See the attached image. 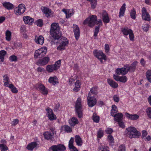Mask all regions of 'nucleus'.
<instances>
[{
  "label": "nucleus",
  "instance_id": "1",
  "mask_svg": "<svg viewBox=\"0 0 151 151\" xmlns=\"http://www.w3.org/2000/svg\"><path fill=\"white\" fill-rule=\"evenodd\" d=\"M50 33L52 37L55 39L59 40L61 38L62 33L60 29L58 24L57 23H53L51 26Z\"/></svg>",
  "mask_w": 151,
  "mask_h": 151
},
{
  "label": "nucleus",
  "instance_id": "2",
  "mask_svg": "<svg viewBox=\"0 0 151 151\" xmlns=\"http://www.w3.org/2000/svg\"><path fill=\"white\" fill-rule=\"evenodd\" d=\"M124 133L126 136L130 139L138 138L141 135V133L135 128L132 127H129L126 128Z\"/></svg>",
  "mask_w": 151,
  "mask_h": 151
},
{
  "label": "nucleus",
  "instance_id": "3",
  "mask_svg": "<svg viewBox=\"0 0 151 151\" xmlns=\"http://www.w3.org/2000/svg\"><path fill=\"white\" fill-rule=\"evenodd\" d=\"M81 101L80 98H78L76 103L75 109L76 114L79 118H81L83 116V111L81 105Z\"/></svg>",
  "mask_w": 151,
  "mask_h": 151
},
{
  "label": "nucleus",
  "instance_id": "4",
  "mask_svg": "<svg viewBox=\"0 0 151 151\" xmlns=\"http://www.w3.org/2000/svg\"><path fill=\"white\" fill-rule=\"evenodd\" d=\"M47 51V48L46 47H41L35 51L34 57L35 59L42 58L46 54Z\"/></svg>",
  "mask_w": 151,
  "mask_h": 151
},
{
  "label": "nucleus",
  "instance_id": "5",
  "mask_svg": "<svg viewBox=\"0 0 151 151\" xmlns=\"http://www.w3.org/2000/svg\"><path fill=\"white\" fill-rule=\"evenodd\" d=\"M97 19V16L96 15H93L90 18L88 17L85 19L83 22V24H88L89 27H92L95 24Z\"/></svg>",
  "mask_w": 151,
  "mask_h": 151
},
{
  "label": "nucleus",
  "instance_id": "6",
  "mask_svg": "<svg viewBox=\"0 0 151 151\" xmlns=\"http://www.w3.org/2000/svg\"><path fill=\"white\" fill-rule=\"evenodd\" d=\"M61 38L59 39H55L57 41L56 42H58L60 44V45L57 47V49L59 50H62L64 49V47L67 45L68 44V41L67 39L65 37L60 36Z\"/></svg>",
  "mask_w": 151,
  "mask_h": 151
},
{
  "label": "nucleus",
  "instance_id": "7",
  "mask_svg": "<svg viewBox=\"0 0 151 151\" xmlns=\"http://www.w3.org/2000/svg\"><path fill=\"white\" fill-rule=\"evenodd\" d=\"M93 53L94 56L99 60L101 63H103V59L106 60V55L101 51H98L96 50L94 51Z\"/></svg>",
  "mask_w": 151,
  "mask_h": 151
},
{
  "label": "nucleus",
  "instance_id": "8",
  "mask_svg": "<svg viewBox=\"0 0 151 151\" xmlns=\"http://www.w3.org/2000/svg\"><path fill=\"white\" fill-rule=\"evenodd\" d=\"M66 148L64 145L61 144L57 145H53L49 149V151H65Z\"/></svg>",
  "mask_w": 151,
  "mask_h": 151
},
{
  "label": "nucleus",
  "instance_id": "9",
  "mask_svg": "<svg viewBox=\"0 0 151 151\" xmlns=\"http://www.w3.org/2000/svg\"><path fill=\"white\" fill-rule=\"evenodd\" d=\"M88 101V106L90 107H92L96 103L97 100L94 96H91L89 92L88 94V96L87 98Z\"/></svg>",
  "mask_w": 151,
  "mask_h": 151
},
{
  "label": "nucleus",
  "instance_id": "10",
  "mask_svg": "<svg viewBox=\"0 0 151 151\" xmlns=\"http://www.w3.org/2000/svg\"><path fill=\"white\" fill-rule=\"evenodd\" d=\"M50 60V58L48 56L39 59L37 62L36 64L39 66H43L47 64Z\"/></svg>",
  "mask_w": 151,
  "mask_h": 151
},
{
  "label": "nucleus",
  "instance_id": "11",
  "mask_svg": "<svg viewBox=\"0 0 151 151\" xmlns=\"http://www.w3.org/2000/svg\"><path fill=\"white\" fill-rule=\"evenodd\" d=\"M26 9L25 5L23 4H20L18 7L15 9V14L17 15H20L24 13Z\"/></svg>",
  "mask_w": 151,
  "mask_h": 151
},
{
  "label": "nucleus",
  "instance_id": "12",
  "mask_svg": "<svg viewBox=\"0 0 151 151\" xmlns=\"http://www.w3.org/2000/svg\"><path fill=\"white\" fill-rule=\"evenodd\" d=\"M142 19L146 21H150V18L149 14L147 12L146 9L143 7L142 10Z\"/></svg>",
  "mask_w": 151,
  "mask_h": 151
},
{
  "label": "nucleus",
  "instance_id": "13",
  "mask_svg": "<svg viewBox=\"0 0 151 151\" xmlns=\"http://www.w3.org/2000/svg\"><path fill=\"white\" fill-rule=\"evenodd\" d=\"M137 62L136 61L133 62L131 65L128 67L127 71L123 70L124 73L127 74L129 71L130 72H134L136 69V66L137 65Z\"/></svg>",
  "mask_w": 151,
  "mask_h": 151
},
{
  "label": "nucleus",
  "instance_id": "14",
  "mask_svg": "<svg viewBox=\"0 0 151 151\" xmlns=\"http://www.w3.org/2000/svg\"><path fill=\"white\" fill-rule=\"evenodd\" d=\"M73 28L75 38L76 40H78L80 35V30L79 27L77 25L74 24Z\"/></svg>",
  "mask_w": 151,
  "mask_h": 151
},
{
  "label": "nucleus",
  "instance_id": "15",
  "mask_svg": "<svg viewBox=\"0 0 151 151\" xmlns=\"http://www.w3.org/2000/svg\"><path fill=\"white\" fill-rule=\"evenodd\" d=\"M37 89L44 95H47L48 93L47 89L42 84L39 83L38 85Z\"/></svg>",
  "mask_w": 151,
  "mask_h": 151
},
{
  "label": "nucleus",
  "instance_id": "16",
  "mask_svg": "<svg viewBox=\"0 0 151 151\" xmlns=\"http://www.w3.org/2000/svg\"><path fill=\"white\" fill-rule=\"evenodd\" d=\"M129 65L128 64H126L124 66V68H118L116 70V73L118 75H120L121 74L124 75L126 74L124 73V72H123V70H124L125 71H127V69H126V68H128V67L129 66Z\"/></svg>",
  "mask_w": 151,
  "mask_h": 151
},
{
  "label": "nucleus",
  "instance_id": "17",
  "mask_svg": "<svg viewBox=\"0 0 151 151\" xmlns=\"http://www.w3.org/2000/svg\"><path fill=\"white\" fill-rule=\"evenodd\" d=\"M125 115L128 119L133 121L136 120L139 118V116L137 114H132L126 112Z\"/></svg>",
  "mask_w": 151,
  "mask_h": 151
},
{
  "label": "nucleus",
  "instance_id": "18",
  "mask_svg": "<svg viewBox=\"0 0 151 151\" xmlns=\"http://www.w3.org/2000/svg\"><path fill=\"white\" fill-rule=\"evenodd\" d=\"M102 20L105 23H107L109 22V19L107 12L104 10L102 14Z\"/></svg>",
  "mask_w": 151,
  "mask_h": 151
},
{
  "label": "nucleus",
  "instance_id": "19",
  "mask_svg": "<svg viewBox=\"0 0 151 151\" xmlns=\"http://www.w3.org/2000/svg\"><path fill=\"white\" fill-rule=\"evenodd\" d=\"M23 20L25 24L32 25L34 22L33 19L31 18L29 16H24L23 17Z\"/></svg>",
  "mask_w": 151,
  "mask_h": 151
},
{
  "label": "nucleus",
  "instance_id": "20",
  "mask_svg": "<svg viewBox=\"0 0 151 151\" xmlns=\"http://www.w3.org/2000/svg\"><path fill=\"white\" fill-rule=\"evenodd\" d=\"M48 82L54 85L59 83L58 78L55 76L50 77L48 79Z\"/></svg>",
  "mask_w": 151,
  "mask_h": 151
},
{
  "label": "nucleus",
  "instance_id": "21",
  "mask_svg": "<svg viewBox=\"0 0 151 151\" xmlns=\"http://www.w3.org/2000/svg\"><path fill=\"white\" fill-rule=\"evenodd\" d=\"M35 40V42L37 44L42 45L44 42V38L42 36H40L39 37L36 36Z\"/></svg>",
  "mask_w": 151,
  "mask_h": 151
},
{
  "label": "nucleus",
  "instance_id": "22",
  "mask_svg": "<svg viewBox=\"0 0 151 151\" xmlns=\"http://www.w3.org/2000/svg\"><path fill=\"white\" fill-rule=\"evenodd\" d=\"M114 117V120L115 121L118 122H120L122 121L123 117V115L121 113H119L116 114H115Z\"/></svg>",
  "mask_w": 151,
  "mask_h": 151
},
{
  "label": "nucleus",
  "instance_id": "23",
  "mask_svg": "<svg viewBox=\"0 0 151 151\" xmlns=\"http://www.w3.org/2000/svg\"><path fill=\"white\" fill-rule=\"evenodd\" d=\"M3 5L5 8L8 10L12 9L14 8V6L9 2H5L3 3Z\"/></svg>",
  "mask_w": 151,
  "mask_h": 151
},
{
  "label": "nucleus",
  "instance_id": "24",
  "mask_svg": "<svg viewBox=\"0 0 151 151\" xmlns=\"http://www.w3.org/2000/svg\"><path fill=\"white\" fill-rule=\"evenodd\" d=\"M107 81L109 84L112 87L115 88L118 87V84L113 80L110 79H108Z\"/></svg>",
  "mask_w": 151,
  "mask_h": 151
},
{
  "label": "nucleus",
  "instance_id": "25",
  "mask_svg": "<svg viewBox=\"0 0 151 151\" xmlns=\"http://www.w3.org/2000/svg\"><path fill=\"white\" fill-rule=\"evenodd\" d=\"M54 133L53 132H47L43 134L45 139L47 140L52 139Z\"/></svg>",
  "mask_w": 151,
  "mask_h": 151
},
{
  "label": "nucleus",
  "instance_id": "26",
  "mask_svg": "<svg viewBox=\"0 0 151 151\" xmlns=\"http://www.w3.org/2000/svg\"><path fill=\"white\" fill-rule=\"evenodd\" d=\"M75 142L77 145L78 146H81L83 143V141L82 139L78 135H76L75 137Z\"/></svg>",
  "mask_w": 151,
  "mask_h": 151
},
{
  "label": "nucleus",
  "instance_id": "27",
  "mask_svg": "<svg viewBox=\"0 0 151 151\" xmlns=\"http://www.w3.org/2000/svg\"><path fill=\"white\" fill-rule=\"evenodd\" d=\"M55 66V65L53 64L51 65H48L47 66L46 69L47 71L49 73L52 72L54 70H57Z\"/></svg>",
  "mask_w": 151,
  "mask_h": 151
},
{
  "label": "nucleus",
  "instance_id": "28",
  "mask_svg": "<svg viewBox=\"0 0 151 151\" xmlns=\"http://www.w3.org/2000/svg\"><path fill=\"white\" fill-rule=\"evenodd\" d=\"M37 145L36 142H33L28 144L27 145L26 148L28 150L32 151L33 150L35 147H36Z\"/></svg>",
  "mask_w": 151,
  "mask_h": 151
},
{
  "label": "nucleus",
  "instance_id": "29",
  "mask_svg": "<svg viewBox=\"0 0 151 151\" xmlns=\"http://www.w3.org/2000/svg\"><path fill=\"white\" fill-rule=\"evenodd\" d=\"M126 4H124L121 7L119 12V17L121 18L122 17H123L124 15L126 9Z\"/></svg>",
  "mask_w": 151,
  "mask_h": 151
},
{
  "label": "nucleus",
  "instance_id": "30",
  "mask_svg": "<svg viewBox=\"0 0 151 151\" xmlns=\"http://www.w3.org/2000/svg\"><path fill=\"white\" fill-rule=\"evenodd\" d=\"M77 119L75 117H72L69 120V123L71 126H74L78 123Z\"/></svg>",
  "mask_w": 151,
  "mask_h": 151
},
{
  "label": "nucleus",
  "instance_id": "31",
  "mask_svg": "<svg viewBox=\"0 0 151 151\" xmlns=\"http://www.w3.org/2000/svg\"><path fill=\"white\" fill-rule=\"evenodd\" d=\"M43 13L46 15V16L48 17L50 15V14L51 12V10H50L49 9L46 7H44L42 10Z\"/></svg>",
  "mask_w": 151,
  "mask_h": 151
},
{
  "label": "nucleus",
  "instance_id": "32",
  "mask_svg": "<svg viewBox=\"0 0 151 151\" xmlns=\"http://www.w3.org/2000/svg\"><path fill=\"white\" fill-rule=\"evenodd\" d=\"M63 12H64L65 14L66 15V17L67 18H69L70 16H71L74 13V12L73 11H72L73 13H69V11L68 10H66L65 9H63L62 10Z\"/></svg>",
  "mask_w": 151,
  "mask_h": 151
},
{
  "label": "nucleus",
  "instance_id": "33",
  "mask_svg": "<svg viewBox=\"0 0 151 151\" xmlns=\"http://www.w3.org/2000/svg\"><path fill=\"white\" fill-rule=\"evenodd\" d=\"M117 112V109L116 106L115 105H113L112 106V109L111 110V115L114 116L115 115V113Z\"/></svg>",
  "mask_w": 151,
  "mask_h": 151
},
{
  "label": "nucleus",
  "instance_id": "34",
  "mask_svg": "<svg viewBox=\"0 0 151 151\" xmlns=\"http://www.w3.org/2000/svg\"><path fill=\"white\" fill-rule=\"evenodd\" d=\"M6 52L4 50H2L0 51V59L1 61L2 62L4 61V57L6 54Z\"/></svg>",
  "mask_w": 151,
  "mask_h": 151
},
{
  "label": "nucleus",
  "instance_id": "35",
  "mask_svg": "<svg viewBox=\"0 0 151 151\" xmlns=\"http://www.w3.org/2000/svg\"><path fill=\"white\" fill-rule=\"evenodd\" d=\"M92 119L94 122L98 123L99 122V117L95 113H93L92 116Z\"/></svg>",
  "mask_w": 151,
  "mask_h": 151
},
{
  "label": "nucleus",
  "instance_id": "36",
  "mask_svg": "<svg viewBox=\"0 0 151 151\" xmlns=\"http://www.w3.org/2000/svg\"><path fill=\"white\" fill-rule=\"evenodd\" d=\"M146 78L149 82L151 83V70H148L146 73Z\"/></svg>",
  "mask_w": 151,
  "mask_h": 151
},
{
  "label": "nucleus",
  "instance_id": "37",
  "mask_svg": "<svg viewBox=\"0 0 151 151\" xmlns=\"http://www.w3.org/2000/svg\"><path fill=\"white\" fill-rule=\"evenodd\" d=\"M98 87L97 86L93 87L91 88L90 91L91 93L93 94L97 95L98 93L97 91Z\"/></svg>",
  "mask_w": 151,
  "mask_h": 151
},
{
  "label": "nucleus",
  "instance_id": "38",
  "mask_svg": "<svg viewBox=\"0 0 151 151\" xmlns=\"http://www.w3.org/2000/svg\"><path fill=\"white\" fill-rule=\"evenodd\" d=\"M108 139L110 145L113 146L114 144V139L112 136L111 135H109L108 137Z\"/></svg>",
  "mask_w": 151,
  "mask_h": 151
},
{
  "label": "nucleus",
  "instance_id": "39",
  "mask_svg": "<svg viewBox=\"0 0 151 151\" xmlns=\"http://www.w3.org/2000/svg\"><path fill=\"white\" fill-rule=\"evenodd\" d=\"M87 1H90L91 4L92 8L94 9L95 8L97 5V0H86Z\"/></svg>",
  "mask_w": 151,
  "mask_h": 151
},
{
  "label": "nucleus",
  "instance_id": "40",
  "mask_svg": "<svg viewBox=\"0 0 151 151\" xmlns=\"http://www.w3.org/2000/svg\"><path fill=\"white\" fill-rule=\"evenodd\" d=\"M11 32L9 30H7L6 32V39L8 41H10L11 40Z\"/></svg>",
  "mask_w": 151,
  "mask_h": 151
},
{
  "label": "nucleus",
  "instance_id": "41",
  "mask_svg": "<svg viewBox=\"0 0 151 151\" xmlns=\"http://www.w3.org/2000/svg\"><path fill=\"white\" fill-rule=\"evenodd\" d=\"M9 87L11 89V91L13 93H16L18 92V90L16 87L12 84H10L9 86Z\"/></svg>",
  "mask_w": 151,
  "mask_h": 151
},
{
  "label": "nucleus",
  "instance_id": "42",
  "mask_svg": "<svg viewBox=\"0 0 151 151\" xmlns=\"http://www.w3.org/2000/svg\"><path fill=\"white\" fill-rule=\"evenodd\" d=\"M131 30L130 29H127L125 28H122V32H123L124 35H129L130 31V30Z\"/></svg>",
  "mask_w": 151,
  "mask_h": 151
},
{
  "label": "nucleus",
  "instance_id": "43",
  "mask_svg": "<svg viewBox=\"0 0 151 151\" xmlns=\"http://www.w3.org/2000/svg\"><path fill=\"white\" fill-rule=\"evenodd\" d=\"M136 14L135 10L134 8H133L131 10L130 12V15L131 18L134 19H136Z\"/></svg>",
  "mask_w": 151,
  "mask_h": 151
},
{
  "label": "nucleus",
  "instance_id": "44",
  "mask_svg": "<svg viewBox=\"0 0 151 151\" xmlns=\"http://www.w3.org/2000/svg\"><path fill=\"white\" fill-rule=\"evenodd\" d=\"M35 23L37 26L41 27L43 25V20L42 19H39L37 20Z\"/></svg>",
  "mask_w": 151,
  "mask_h": 151
},
{
  "label": "nucleus",
  "instance_id": "45",
  "mask_svg": "<svg viewBox=\"0 0 151 151\" xmlns=\"http://www.w3.org/2000/svg\"><path fill=\"white\" fill-rule=\"evenodd\" d=\"M8 150L6 146L4 144H0V150L1 151H5Z\"/></svg>",
  "mask_w": 151,
  "mask_h": 151
},
{
  "label": "nucleus",
  "instance_id": "46",
  "mask_svg": "<svg viewBox=\"0 0 151 151\" xmlns=\"http://www.w3.org/2000/svg\"><path fill=\"white\" fill-rule=\"evenodd\" d=\"M146 112L148 117L151 119V107H148L146 109Z\"/></svg>",
  "mask_w": 151,
  "mask_h": 151
},
{
  "label": "nucleus",
  "instance_id": "47",
  "mask_svg": "<svg viewBox=\"0 0 151 151\" xmlns=\"http://www.w3.org/2000/svg\"><path fill=\"white\" fill-rule=\"evenodd\" d=\"M48 117L49 119L50 120H55L56 119V116L53 113L51 114H48Z\"/></svg>",
  "mask_w": 151,
  "mask_h": 151
},
{
  "label": "nucleus",
  "instance_id": "48",
  "mask_svg": "<svg viewBox=\"0 0 151 151\" xmlns=\"http://www.w3.org/2000/svg\"><path fill=\"white\" fill-rule=\"evenodd\" d=\"M63 127L64 128V131L65 132H70L72 131L71 128L68 126H63Z\"/></svg>",
  "mask_w": 151,
  "mask_h": 151
},
{
  "label": "nucleus",
  "instance_id": "49",
  "mask_svg": "<svg viewBox=\"0 0 151 151\" xmlns=\"http://www.w3.org/2000/svg\"><path fill=\"white\" fill-rule=\"evenodd\" d=\"M127 78L125 76H122L120 77V81L122 83H125L127 81Z\"/></svg>",
  "mask_w": 151,
  "mask_h": 151
},
{
  "label": "nucleus",
  "instance_id": "50",
  "mask_svg": "<svg viewBox=\"0 0 151 151\" xmlns=\"http://www.w3.org/2000/svg\"><path fill=\"white\" fill-rule=\"evenodd\" d=\"M130 32L129 34V39L130 40L133 41L134 40V36L132 30H130Z\"/></svg>",
  "mask_w": 151,
  "mask_h": 151
},
{
  "label": "nucleus",
  "instance_id": "51",
  "mask_svg": "<svg viewBox=\"0 0 151 151\" xmlns=\"http://www.w3.org/2000/svg\"><path fill=\"white\" fill-rule=\"evenodd\" d=\"M104 135L103 132L101 130L99 129L97 132L98 137L101 138Z\"/></svg>",
  "mask_w": 151,
  "mask_h": 151
},
{
  "label": "nucleus",
  "instance_id": "52",
  "mask_svg": "<svg viewBox=\"0 0 151 151\" xmlns=\"http://www.w3.org/2000/svg\"><path fill=\"white\" fill-rule=\"evenodd\" d=\"M149 25L147 24H145L142 27V28L144 31L147 32L149 30Z\"/></svg>",
  "mask_w": 151,
  "mask_h": 151
},
{
  "label": "nucleus",
  "instance_id": "53",
  "mask_svg": "<svg viewBox=\"0 0 151 151\" xmlns=\"http://www.w3.org/2000/svg\"><path fill=\"white\" fill-rule=\"evenodd\" d=\"M125 146L124 144L121 145L119 147L118 151H125Z\"/></svg>",
  "mask_w": 151,
  "mask_h": 151
},
{
  "label": "nucleus",
  "instance_id": "54",
  "mask_svg": "<svg viewBox=\"0 0 151 151\" xmlns=\"http://www.w3.org/2000/svg\"><path fill=\"white\" fill-rule=\"evenodd\" d=\"M60 63L61 60H59L56 61L55 63V64H53L54 65H55V67H56V68L57 70L59 68L61 65Z\"/></svg>",
  "mask_w": 151,
  "mask_h": 151
},
{
  "label": "nucleus",
  "instance_id": "55",
  "mask_svg": "<svg viewBox=\"0 0 151 151\" xmlns=\"http://www.w3.org/2000/svg\"><path fill=\"white\" fill-rule=\"evenodd\" d=\"M100 27H99V26H97L95 27L94 34V36L95 37H96L97 36V34L99 31V28Z\"/></svg>",
  "mask_w": 151,
  "mask_h": 151
},
{
  "label": "nucleus",
  "instance_id": "56",
  "mask_svg": "<svg viewBox=\"0 0 151 151\" xmlns=\"http://www.w3.org/2000/svg\"><path fill=\"white\" fill-rule=\"evenodd\" d=\"M17 59V57L15 55H12L9 57V59L11 61H16Z\"/></svg>",
  "mask_w": 151,
  "mask_h": 151
},
{
  "label": "nucleus",
  "instance_id": "57",
  "mask_svg": "<svg viewBox=\"0 0 151 151\" xmlns=\"http://www.w3.org/2000/svg\"><path fill=\"white\" fill-rule=\"evenodd\" d=\"M74 141V139L73 137H71L69 142L68 147L74 146L73 143Z\"/></svg>",
  "mask_w": 151,
  "mask_h": 151
},
{
  "label": "nucleus",
  "instance_id": "58",
  "mask_svg": "<svg viewBox=\"0 0 151 151\" xmlns=\"http://www.w3.org/2000/svg\"><path fill=\"white\" fill-rule=\"evenodd\" d=\"M46 110L48 114H48H51L53 113L52 109L49 107H47Z\"/></svg>",
  "mask_w": 151,
  "mask_h": 151
},
{
  "label": "nucleus",
  "instance_id": "59",
  "mask_svg": "<svg viewBox=\"0 0 151 151\" xmlns=\"http://www.w3.org/2000/svg\"><path fill=\"white\" fill-rule=\"evenodd\" d=\"M147 135V132L145 130H143L142 131V137L143 139L146 137Z\"/></svg>",
  "mask_w": 151,
  "mask_h": 151
},
{
  "label": "nucleus",
  "instance_id": "60",
  "mask_svg": "<svg viewBox=\"0 0 151 151\" xmlns=\"http://www.w3.org/2000/svg\"><path fill=\"white\" fill-rule=\"evenodd\" d=\"M70 151H78L76 148L74 146L69 147Z\"/></svg>",
  "mask_w": 151,
  "mask_h": 151
},
{
  "label": "nucleus",
  "instance_id": "61",
  "mask_svg": "<svg viewBox=\"0 0 151 151\" xmlns=\"http://www.w3.org/2000/svg\"><path fill=\"white\" fill-rule=\"evenodd\" d=\"M119 127L122 128H124L125 127V125L124 123L122 121H121L120 122H118Z\"/></svg>",
  "mask_w": 151,
  "mask_h": 151
},
{
  "label": "nucleus",
  "instance_id": "62",
  "mask_svg": "<svg viewBox=\"0 0 151 151\" xmlns=\"http://www.w3.org/2000/svg\"><path fill=\"white\" fill-rule=\"evenodd\" d=\"M114 100L116 102H118L119 101V98L117 95H114L113 96Z\"/></svg>",
  "mask_w": 151,
  "mask_h": 151
},
{
  "label": "nucleus",
  "instance_id": "63",
  "mask_svg": "<svg viewBox=\"0 0 151 151\" xmlns=\"http://www.w3.org/2000/svg\"><path fill=\"white\" fill-rule=\"evenodd\" d=\"M105 131L107 134H111L112 133L113 130L112 129L108 128Z\"/></svg>",
  "mask_w": 151,
  "mask_h": 151
},
{
  "label": "nucleus",
  "instance_id": "64",
  "mask_svg": "<svg viewBox=\"0 0 151 151\" xmlns=\"http://www.w3.org/2000/svg\"><path fill=\"white\" fill-rule=\"evenodd\" d=\"M59 107L60 104H56L53 109L54 111H58L59 110Z\"/></svg>",
  "mask_w": 151,
  "mask_h": 151
}]
</instances>
